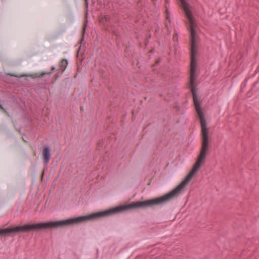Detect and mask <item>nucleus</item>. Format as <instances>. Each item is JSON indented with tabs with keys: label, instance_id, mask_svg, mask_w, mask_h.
<instances>
[{
	"label": "nucleus",
	"instance_id": "nucleus-1",
	"mask_svg": "<svg viewBox=\"0 0 259 259\" xmlns=\"http://www.w3.org/2000/svg\"><path fill=\"white\" fill-rule=\"evenodd\" d=\"M195 77H190L189 83L192 94L193 103L196 112L200 120L202 136L201 147L197 159L191 170L185 178L174 189L166 194L155 198L145 201H139L127 204L116 206L103 211L104 217H108L124 211L139 208L152 207L156 205L166 203L174 198L177 197L183 190L184 188L191 180L195 174L199 169L201 165L205 162L207 151L210 147L209 143L208 132L207 128L206 121L203 112L201 108L200 102L198 101L197 95V89L195 84Z\"/></svg>",
	"mask_w": 259,
	"mask_h": 259
},
{
	"label": "nucleus",
	"instance_id": "nucleus-2",
	"mask_svg": "<svg viewBox=\"0 0 259 259\" xmlns=\"http://www.w3.org/2000/svg\"><path fill=\"white\" fill-rule=\"evenodd\" d=\"M103 211L94 212L88 215L78 216L66 220L38 223L32 224H25L22 226H16L13 227L0 228V236H15L17 234L24 233L31 231H39L52 228L71 226L90 221L96 220L104 218Z\"/></svg>",
	"mask_w": 259,
	"mask_h": 259
},
{
	"label": "nucleus",
	"instance_id": "nucleus-3",
	"mask_svg": "<svg viewBox=\"0 0 259 259\" xmlns=\"http://www.w3.org/2000/svg\"><path fill=\"white\" fill-rule=\"evenodd\" d=\"M181 6L185 11L186 16L189 20L190 24V41H191V64L190 72H196L197 66L196 54L197 46L196 44V32L193 26L194 19L192 13L189 9V5L186 0H180Z\"/></svg>",
	"mask_w": 259,
	"mask_h": 259
},
{
	"label": "nucleus",
	"instance_id": "nucleus-4",
	"mask_svg": "<svg viewBox=\"0 0 259 259\" xmlns=\"http://www.w3.org/2000/svg\"><path fill=\"white\" fill-rule=\"evenodd\" d=\"M51 149L49 146H45L42 149V157L45 165L48 164L51 158Z\"/></svg>",
	"mask_w": 259,
	"mask_h": 259
},
{
	"label": "nucleus",
	"instance_id": "nucleus-5",
	"mask_svg": "<svg viewBox=\"0 0 259 259\" xmlns=\"http://www.w3.org/2000/svg\"><path fill=\"white\" fill-rule=\"evenodd\" d=\"M49 80H46L45 79L44 81V82L43 83H39L38 84H36L34 86V90L36 93H40L41 91V90L43 89H45L44 87L40 86V84L41 85H45L46 84H48L49 83Z\"/></svg>",
	"mask_w": 259,
	"mask_h": 259
},
{
	"label": "nucleus",
	"instance_id": "nucleus-6",
	"mask_svg": "<svg viewBox=\"0 0 259 259\" xmlns=\"http://www.w3.org/2000/svg\"><path fill=\"white\" fill-rule=\"evenodd\" d=\"M51 72H52L50 71V72H42L40 73H36L28 75H27V76H29L33 79H35V78H36L38 77H42L46 74H51Z\"/></svg>",
	"mask_w": 259,
	"mask_h": 259
},
{
	"label": "nucleus",
	"instance_id": "nucleus-7",
	"mask_svg": "<svg viewBox=\"0 0 259 259\" xmlns=\"http://www.w3.org/2000/svg\"><path fill=\"white\" fill-rule=\"evenodd\" d=\"M68 64V61L66 59H62L59 64L60 69L61 70L62 72H63L65 70L67 65Z\"/></svg>",
	"mask_w": 259,
	"mask_h": 259
},
{
	"label": "nucleus",
	"instance_id": "nucleus-8",
	"mask_svg": "<svg viewBox=\"0 0 259 259\" xmlns=\"http://www.w3.org/2000/svg\"><path fill=\"white\" fill-rule=\"evenodd\" d=\"M131 45H130V42H128L127 43V45H126L125 49H124V53L125 54V56L126 57H129L131 54Z\"/></svg>",
	"mask_w": 259,
	"mask_h": 259
},
{
	"label": "nucleus",
	"instance_id": "nucleus-9",
	"mask_svg": "<svg viewBox=\"0 0 259 259\" xmlns=\"http://www.w3.org/2000/svg\"><path fill=\"white\" fill-rule=\"evenodd\" d=\"M99 22L100 24H103L104 26H106V24H105V19H104V16L103 17H100L99 18Z\"/></svg>",
	"mask_w": 259,
	"mask_h": 259
},
{
	"label": "nucleus",
	"instance_id": "nucleus-10",
	"mask_svg": "<svg viewBox=\"0 0 259 259\" xmlns=\"http://www.w3.org/2000/svg\"><path fill=\"white\" fill-rule=\"evenodd\" d=\"M85 25H84L83 29L82 31V36H81V38L80 40V43H81L82 41L84 40V33H85Z\"/></svg>",
	"mask_w": 259,
	"mask_h": 259
},
{
	"label": "nucleus",
	"instance_id": "nucleus-11",
	"mask_svg": "<svg viewBox=\"0 0 259 259\" xmlns=\"http://www.w3.org/2000/svg\"><path fill=\"white\" fill-rule=\"evenodd\" d=\"M0 108L6 114H7L8 116H9V113L7 112V110L3 107L2 104H0Z\"/></svg>",
	"mask_w": 259,
	"mask_h": 259
},
{
	"label": "nucleus",
	"instance_id": "nucleus-12",
	"mask_svg": "<svg viewBox=\"0 0 259 259\" xmlns=\"http://www.w3.org/2000/svg\"><path fill=\"white\" fill-rule=\"evenodd\" d=\"M0 108L6 114H7L8 116H9V113L7 112V110L3 107L2 104H0Z\"/></svg>",
	"mask_w": 259,
	"mask_h": 259
},
{
	"label": "nucleus",
	"instance_id": "nucleus-13",
	"mask_svg": "<svg viewBox=\"0 0 259 259\" xmlns=\"http://www.w3.org/2000/svg\"><path fill=\"white\" fill-rule=\"evenodd\" d=\"M104 19H105V22H109L110 20V17L109 15L104 16Z\"/></svg>",
	"mask_w": 259,
	"mask_h": 259
},
{
	"label": "nucleus",
	"instance_id": "nucleus-14",
	"mask_svg": "<svg viewBox=\"0 0 259 259\" xmlns=\"http://www.w3.org/2000/svg\"><path fill=\"white\" fill-rule=\"evenodd\" d=\"M98 145L99 146H102V142H98Z\"/></svg>",
	"mask_w": 259,
	"mask_h": 259
},
{
	"label": "nucleus",
	"instance_id": "nucleus-15",
	"mask_svg": "<svg viewBox=\"0 0 259 259\" xmlns=\"http://www.w3.org/2000/svg\"><path fill=\"white\" fill-rule=\"evenodd\" d=\"M85 4H86L87 6L88 7V4H89L88 1V0H85Z\"/></svg>",
	"mask_w": 259,
	"mask_h": 259
},
{
	"label": "nucleus",
	"instance_id": "nucleus-16",
	"mask_svg": "<svg viewBox=\"0 0 259 259\" xmlns=\"http://www.w3.org/2000/svg\"><path fill=\"white\" fill-rule=\"evenodd\" d=\"M166 3H169V0H164Z\"/></svg>",
	"mask_w": 259,
	"mask_h": 259
},
{
	"label": "nucleus",
	"instance_id": "nucleus-17",
	"mask_svg": "<svg viewBox=\"0 0 259 259\" xmlns=\"http://www.w3.org/2000/svg\"><path fill=\"white\" fill-rule=\"evenodd\" d=\"M159 62H160V60H157L156 62V63L158 64L159 63Z\"/></svg>",
	"mask_w": 259,
	"mask_h": 259
},
{
	"label": "nucleus",
	"instance_id": "nucleus-18",
	"mask_svg": "<svg viewBox=\"0 0 259 259\" xmlns=\"http://www.w3.org/2000/svg\"><path fill=\"white\" fill-rule=\"evenodd\" d=\"M55 69V68L54 67H52V70H54Z\"/></svg>",
	"mask_w": 259,
	"mask_h": 259
},
{
	"label": "nucleus",
	"instance_id": "nucleus-19",
	"mask_svg": "<svg viewBox=\"0 0 259 259\" xmlns=\"http://www.w3.org/2000/svg\"><path fill=\"white\" fill-rule=\"evenodd\" d=\"M80 49V47H79V49H78V52H79V51ZM78 54V52H77V54Z\"/></svg>",
	"mask_w": 259,
	"mask_h": 259
},
{
	"label": "nucleus",
	"instance_id": "nucleus-20",
	"mask_svg": "<svg viewBox=\"0 0 259 259\" xmlns=\"http://www.w3.org/2000/svg\"><path fill=\"white\" fill-rule=\"evenodd\" d=\"M55 75H56V77H58V75L57 74H56Z\"/></svg>",
	"mask_w": 259,
	"mask_h": 259
},
{
	"label": "nucleus",
	"instance_id": "nucleus-21",
	"mask_svg": "<svg viewBox=\"0 0 259 259\" xmlns=\"http://www.w3.org/2000/svg\"><path fill=\"white\" fill-rule=\"evenodd\" d=\"M44 174V171H43L42 173V176H43Z\"/></svg>",
	"mask_w": 259,
	"mask_h": 259
}]
</instances>
